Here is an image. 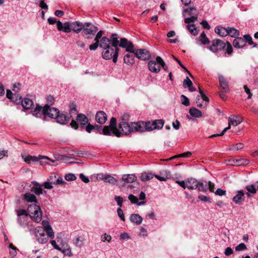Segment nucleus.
Returning <instances> with one entry per match:
<instances>
[{"label": "nucleus", "instance_id": "9d476101", "mask_svg": "<svg viewBox=\"0 0 258 258\" xmlns=\"http://www.w3.org/2000/svg\"><path fill=\"white\" fill-rule=\"evenodd\" d=\"M118 46L125 48L126 51L127 52H135L134 44L125 38L120 39V41H119L118 42Z\"/></svg>", "mask_w": 258, "mask_h": 258}, {"label": "nucleus", "instance_id": "c85d7f7f", "mask_svg": "<svg viewBox=\"0 0 258 258\" xmlns=\"http://www.w3.org/2000/svg\"><path fill=\"white\" fill-rule=\"evenodd\" d=\"M77 122L82 125H86L88 122L87 117L84 114H78L77 116Z\"/></svg>", "mask_w": 258, "mask_h": 258}, {"label": "nucleus", "instance_id": "5701e85b", "mask_svg": "<svg viewBox=\"0 0 258 258\" xmlns=\"http://www.w3.org/2000/svg\"><path fill=\"white\" fill-rule=\"evenodd\" d=\"M101 178L105 182L112 185H115L117 183V180L109 174H102Z\"/></svg>", "mask_w": 258, "mask_h": 258}, {"label": "nucleus", "instance_id": "8fccbe9b", "mask_svg": "<svg viewBox=\"0 0 258 258\" xmlns=\"http://www.w3.org/2000/svg\"><path fill=\"white\" fill-rule=\"evenodd\" d=\"M181 103L183 105L185 106H188L189 105V101L187 97L184 96V95H182L180 97Z\"/></svg>", "mask_w": 258, "mask_h": 258}, {"label": "nucleus", "instance_id": "b1692460", "mask_svg": "<svg viewBox=\"0 0 258 258\" xmlns=\"http://www.w3.org/2000/svg\"><path fill=\"white\" fill-rule=\"evenodd\" d=\"M130 220L137 225H140L143 221L142 217L137 214H132L130 217Z\"/></svg>", "mask_w": 258, "mask_h": 258}, {"label": "nucleus", "instance_id": "a19ab883", "mask_svg": "<svg viewBox=\"0 0 258 258\" xmlns=\"http://www.w3.org/2000/svg\"><path fill=\"white\" fill-rule=\"evenodd\" d=\"M9 248H10V254L12 257H14L17 253V251L18 250V249L13 245V244L11 243L9 245Z\"/></svg>", "mask_w": 258, "mask_h": 258}, {"label": "nucleus", "instance_id": "bb28decb", "mask_svg": "<svg viewBox=\"0 0 258 258\" xmlns=\"http://www.w3.org/2000/svg\"><path fill=\"white\" fill-rule=\"evenodd\" d=\"M161 175H154V176L158 180L162 181H166L170 176L169 172L164 171L160 173Z\"/></svg>", "mask_w": 258, "mask_h": 258}, {"label": "nucleus", "instance_id": "4d7b16f0", "mask_svg": "<svg viewBox=\"0 0 258 258\" xmlns=\"http://www.w3.org/2000/svg\"><path fill=\"white\" fill-rule=\"evenodd\" d=\"M37 241L40 244H45L47 242L48 238L47 236L36 237Z\"/></svg>", "mask_w": 258, "mask_h": 258}, {"label": "nucleus", "instance_id": "e2e57ef3", "mask_svg": "<svg viewBox=\"0 0 258 258\" xmlns=\"http://www.w3.org/2000/svg\"><path fill=\"white\" fill-rule=\"evenodd\" d=\"M246 246L244 243H241L235 247V250L236 251H241L246 249Z\"/></svg>", "mask_w": 258, "mask_h": 258}, {"label": "nucleus", "instance_id": "4468645a", "mask_svg": "<svg viewBox=\"0 0 258 258\" xmlns=\"http://www.w3.org/2000/svg\"><path fill=\"white\" fill-rule=\"evenodd\" d=\"M95 119L100 124H104L107 119L106 114L103 111H99L96 114Z\"/></svg>", "mask_w": 258, "mask_h": 258}, {"label": "nucleus", "instance_id": "774afa93", "mask_svg": "<svg viewBox=\"0 0 258 258\" xmlns=\"http://www.w3.org/2000/svg\"><path fill=\"white\" fill-rule=\"evenodd\" d=\"M100 43V41H95V42L92 44H91L89 46V49L91 50H96L98 46H99V44Z\"/></svg>", "mask_w": 258, "mask_h": 258}, {"label": "nucleus", "instance_id": "412c9836", "mask_svg": "<svg viewBox=\"0 0 258 258\" xmlns=\"http://www.w3.org/2000/svg\"><path fill=\"white\" fill-rule=\"evenodd\" d=\"M71 30H73L75 33H80L83 29V23L78 21L71 23Z\"/></svg>", "mask_w": 258, "mask_h": 258}, {"label": "nucleus", "instance_id": "c9c22d12", "mask_svg": "<svg viewBox=\"0 0 258 258\" xmlns=\"http://www.w3.org/2000/svg\"><path fill=\"white\" fill-rule=\"evenodd\" d=\"M44 232H45V230L43 229L42 227H40V226L37 227L35 230L36 237L47 236L45 235Z\"/></svg>", "mask_w": 258, "mask_h": 258}, {"label": "nucleus", "instance_id": "bf43d9fd", "mask_svg": "<svg viewBox=\"0 0 258 258\" xmlns=\"http://www.w3.org/2000/svg\"><path fill=\"white\" fill-rule=\"evenodd\" d=\"M114 200L116 202L118 208H121L123 202V198L120 196H115Z\"/></svg>", "mask_w": 258, "mask_h": 258}, {"label": "nucleus", "instance_id": "13d9d810", "mask_svg": "<svg viewBox=\"0 0 258 258\" xmlns=\"http://www.w3.org/2000/svg\"><path fill=\"white\" fill-rule=\"evenodd\" d=\"M65 179L68 181L75 180L76 179V177L74 174L69 173L65 175Z\"/></svg>", "mask_w": 258, "mask_h": 258}, {"label": "nucleus", "instance_id": "f03ea898", "mask_svg": "<svg viewBox=\"0 0 258 258\" xmlns=\"http://www.w3.org/2000/svg\"><path fill=\"white\" fill-rule=\"evenodd\" d=\"M118 127L121 130V135H128L131 132H144V122L119 123Z\"/></svg>", "mask_w": 258, "mask_h": 258}, {"label": "nucleus", "instance_id": "dca6fc26", "mask_svg": "<svg viewBox=\"0 0 258 258\" xmlns=\"http://www.w3.org/2000/svg\"><path fill=\"white\" fill-rule=\"evenodd\" d=\"M32 184H33V186L31 188V192H34L38 196L42 194L43 189L41 185L38 182L33 181L32 182Z\"/></svg>", "mask_w": 258, "mask_h": 258}, {"label": "nucleus", "instance_id": "6ab92c4d", "mask_svg": "<svg viewBox=\"0 0 258 258\" xmlns=\"http://www.w3.org/2000/svg\"><path fill=\"white\" fill-rule=\"evenodd\" d=\"M198 181H198L196 179L194 178H188L186 180L187 188L189 189H197Z\"/></svg>", "mask_w": 258, "mask_h": 258}, {"label": "nucleus", "instance_id": "3c124183", "mask_svg": "<svg viewBox=\"0 0 258 258\" xmlns=\"http://www.w3.org/2000/svg\"><path fill=\"white\" fill-rule=\"evenodd\" d=\"M21 100L22 98L20 94H18L17 93H15L14 98L12 99V101L16 104H18L21 102Z\"/></svg>", "mask_w": 258, "mask_h": 258}, {"label": "nucleus", "instance_id": "de8ad7c7", "mask_svg": "<svg viewBox=\"0 0 258 258\" xmlns=\"http://www.w3.org/2000/svg\"><path fill=\"white\" fill-rule=\"evenodd\" d=\"M183 87L188 88L189 87H192V83L191 81L188 78V77H186L185 79L184 80L183 82Z\"/></svg>", "mask_w": 258, "mask_h": 258}, {"label": "nucleus", "instance_id": "58836bf2", "mask_svg": "<svg viewBox=\"0 0 258 258\" xmlns=\"http://www.w3.org/2000/svg\"><path fill=\"white\" fill-rule=\"evenodd\" d=\"M243 39L245 41V43H248L249 45L253 44V47H257V44L254 43L252 40L251 37L249 34H245L243 36Z\"/></svg>", "mask_w": 258, "mask_h": 258}, {"label": "nucleus", "instance_id": "9b49d317", "mask_svg": "<svg viewBox=\"0 0 258 258\" xmlns=\"http://www.w3.org/2000/svg\"><path fill=\"white\" fill-rule=\"evenodd\" d=\"M71 23L66 22L64 23H62L60 21L57 22V28L58 31H63L66 33H70L71 31Z\"/></svg>", "mask_w": 258, "mask_h": 258}, {"label": "nucleus", "instance_id": "473e14b6", "mask_svg": "<svg viewBox=\"0 0 258 258\" xmlns=\"http://www.w3.org/2000/svg\"><path fill=\"white\" fill-rule=\"evenodd\" d=\"M189 112L190 115L195 117L198 118L202 116V112L195 107H191L189 110Z\"/></svg>", "mask_w": 258, "mask_h": 258}, {"label": "nucleus", "instance_id": "09e8293b", "mask_svg": "<svg viewBox=\"0 0 258 258\" xmlns=\"http://www.w3.org/2000/svg\"><path fill=\"white\" fill-rule=\"evenodd\" d=\"M191 153L190 152H186L185 153H182V154H179L178 155L175 156L169 159L168 160H172L173 159H175V158H178V157H189L191 156Z\"/></svg>", "mask_w": 258, "mask_h": 258}, {"label": "nucleus", "instance_id": "79ce46f5", "mask_svg": "<svg viewBox=\"0 0 258 258\" xmlns=\"http://www.w3.org/2000/svg\"><path fill=\"white\" fill-rule=\"evenodd\" d=\"M200 40L203 44H207L210 43V40L206 36L204 32H202L200 36Z\"/></svg>", "mask_w": 258, "mask_h": 258}, {"label": "nucleus", "instance_id": "2eb2a0df", "mask_svg": "<svg viewBox=\"0 0 258 258\" xmlns=\"http://www.w3.org/2000/svg\"><path fill=\"white\" fill-rule=\"evenodd\" d=\"M149 70L153 73H157L160 71V64L156 60H150L148 62Z\"/></svg>", "mask_w": 258, "mask_h": 258}, {"label": "nucleus", "instance_id": "1a4fd4ad", "mask_svg": "<svg viewBox=\"0 0 258 258\" xmlns=\"http://www.w3.org/2000/svg\"><path fill=\"white\" fill-rule=\"evenodd\" d=\"M98 30V29L97 27L90 23L86 22L84 24H83L82 30L84 35L91 34L94 35Z\"/></svg>", "mask_w": 258, "mask_h": 258}, {"label": "nucleus", "instance_id": "338daca9", "mask_svg": "<svg viewBox=\"0 0 258 258\" xmlns=\"http://www.w3.org/2000/svg\"><path fill=\"white\" fill-rule=\"evenodd\" d=\"M101 238V240L103 242H105V241L110 242L111 240V236L110 235L106 234V233L102 235Z\"/></svg>", "mask_w": 258, "mask_h": 258}, {"label": "nucleus", "instance_id": "423d86ee", "mask_svg": "<svg viewBox=\"0 0 258 258\" xmlns=\"http://www.w3.org/2000/svg\"><path fill=\"white\" fill-rule=\"evenodd\" d=\"M163 124L164 121L162 119L156 120L152 123L150 122H144V132L152 131L154 129H160L162 128Z\"/></svg>", "mask_w": 258, "mask_h": 258}, {"label": "nucleus", "instance_id": "a211bd4d", "mask_svg": "<svg viewBox=\"0 0 258 258\" xmlns=\"http://www.w3.org/2000/svg\"><path fill=\"white\" fill-rule=\"evenodd\" d=\"M56 119L57 122L61 124H67L70 120V118L64 113H58L57 116L55 118Z\"/></svg>", "mask_w": 258, "mask_h": 258}, {"label": "nucleus", "instance_id": "c03bdc74", "mask_svg": "<svg viewBox=\"0 0 258 258\" xmlns=\"http://www.w3.org/2000/svg\"><path fill=\"white\" fill-rule=\"evenodd\" d=\"M17 217H21L24 216H28V208L27 210L24 209H18L16 210Z\"/></svg>", "mask_w": 258, "mask_h": 258}, {"label": "nucleus", "instance_id": "603ef678", "mask_svg": "<svg viewBox=\"0 0 258 258\" xmlns=\"http://www.w3.org/2000/svg\"><path fill=\"white\" fill-rule=\"evenodd\" d=\"M247 190L252 194H255L256 192V188L253 184L247 185L246 186Z\"/></svg>", "mask_w": 258, "mask_h": 258}, {"label": "nucleus", "instance_id": "f8f14e48", "mask_svg": "<svg viewBox=\"0 0 258 258\" xmlns=\"http://www.w3.org/2000/svg\"><path fill=\"white\" fill-rule=\"evenodd\" d=\"M243 120V118L239 115H231L228 118V126L231 125L237 126Z\"/></svg>", "mask_w": 258, "mask_h": 258}, {"label": "nucleus", "instance_id": "72a5a7b5", "mask_svg": "<svg viewBox=\"0 0 258 258\" xmlns=\"http://www.w3.org/2000/svg\"><path fill=\"white\" fill-rule=\"evenodd\" d=\"M199 191L206 192L208 190L207 183L206 181H199L197 185Z\"/></svg>", "mask_w": 258, "mask_h": 258}, {"label": "nucleus", "instance_id": "f704fd0d", "mask_svg": "<svg viewBox=\"0 0 258 258\" xmlns=\"http://www.w3.org/2000/svg\"><path fill=\"white\" fill-rule=\"evenodd\" d=\"M124 62L128 65H132L134 63V56L133 55L126 54L124 57Z\"/></svg>", "mask_w": 258, "mask_h": 258}, {"label": "nucleus", "instance_id": "f257e3e1", "mask_svg": "<svg viewBox=\"0 0 258 258\" xmlns=\"http://www.w3.org/2000/svg\"><path fill=\"white\" fill-rule=\"evenodd\" d=\"M118 37L117 34H112L111 38L103 37L100 40L99 47L103 49L102 52L103 58L106 60L113 59V62L116 63L118 56Z\"/></svg>", "mask_w": 258, "mask_h": 258}, {"label": "nucleus", "instance_id": "7c9ffc66", "mask_svg": "<svg viewBox=\"0 0 258 258\" xmlns=\"http://www.w3.org/2000/svg\"><path fill=\"white\" fill-rule=\"evenodd\" d=\"M32 114L37 117H40L42 115H43V108L39 105L37 104L35 108L32 112Z\"/></svg>", "mask_w": 258, "mask_h": 258}, {"label": "nucleus", "instance_id": "4c0bfd02", "mask_svg": "<svg viewBox=\"0 0 258 258\" xmlns=\"http://www.w3.org/2000/svg\"><path fill=\"white\" fill-rule=\"evenodd\" d=\"M27 216H24L21 217H18L17 218L18 223L22 227H25L28 224Z\"/></svg>", "mask_w": 258, "mask_h": 258}, {"label": "nucleus", "instance_id": "864d4df0", "mask_svg": "<svg viewBox=\"0 0 258 258\" xmlns=\"http://www.w3.org/2000/svg\"><path fill=\"white\" fill-rule=\"evenodd\" d=\"M45 231L47 233V236L50 237L51 239H53L54 238V233L53 231L52 228L51 227L46 229L45 230Z\"/></svg>", "mask_w": 258, "mask_h": 258}, {"label": "nucleus", "instance_id": "680f3d73", "mask_svg": "<svg viewBox=\"0 0 258 258\" xmlns=\"http://www.w3.org/2000/svg\"><path fill=\"white\" fill-rule=\"evenodd\" d=\"M198 199L201 200V201L204 202H209L211 203V200L210 199L204 195H199L198 196Z\"/></svg>", "mask_w": 258, "mask_h": 258}, {"label": "nucleus", "instance_id": "a18cd8bd", "mask_svg": "<svg viewBox=\"0 0 258 258\" xmlns=\"http://www.w3.org/2000/svg\"><path fill=\"white\" fill-rule=\"evenodd\" d=\"M156 61L157 62H158V63L160 64V67L161 66L164 71H166L167 70L168 68L166 66L165 63L164 62V60L161 57L157 56L156 57Z\"/></svg>", "mask_w": 258, "mask_h": 258}, {"label": "nucleus", "instance_id": "cd10ccee", "mask_svg": "<svg viewBox=\"0 0 258 258\" xmlns=\"http://www.w3.org/2000/svg\"><path fill=\"white\" fill-rule=\"evenodd\" d=\"M21 102L23 107L26 109H30L33 104V102L28 98H25L22 100Z\"/></svg>", "mask_w": 258, "mask_h": 258}, {"label": "nucleus", "instance_id": "052dcab7", "mask_svg": "<svg viewBox=\"0 0 258 258\" xmlns=\"http://www.w3.org/2000/svg\"><path fill=\"white\" fill-rule=\"evenodd\" d=\"M198 20V17L197 16H192L189 18H185L184 19V22L185 23H189L190 22H194Z\"/></svg>", "mask_w": 258, "mask_h": 258}, {"label": "nucleus", "instance_id": "49530a36", "mask_svg": "<svg viewBox=\"0 0 258 258\" xmlns=\"http://www.w3.org/2000/svg\"><path fill=\"white\" fill-rule=\"evenodd\" d=\"M23 158H24V161L27 163H30L31 161L35 162L38 160V159L36 157L32 156L31 155H28L24 158L23 157Z\"/></svg>", "mask_w": 258, "mask_h": 258}, {"label": "nucleus", "instance_id": "ea45409f", "mask_svg": "<svg viewBox=\"0 0 258 258\" xmlns=\"http://www.w3.org/2000/svg\"><path fill=\"white\" fill-rule=\"evenodd\" d=\"M244 145L242 143H238L235 145H232L230 146L229 150L231 151H235L243 148Z\"/></svg>", "mask_w": 258, "mask_h": 258}, {"label": "nucleus", "instance_id": "a878e982", "mask_svg": "<svg viewBox=\"0 0 258 258\" xmlns=\"http://www.w3.org/2000/svg\"><path fill=\"white\" fill-rule=\"evenodd\" d=\"M215 32L222 37L228 35L227 28H225L222 26H218L215 28Z\"/></svg>", "mask_w": 258, "mask_h": 258}, {"label": "nucleus", "instance_id": "2f4dec72", "mask_svg": "<svg viewBox=\"0 0 258 258\" xmlns=\"http://www.w3.org/2000/svg\"><path fill=\"white\" fill-rule=\"evenodd\" d=\"M128 199L132 204H136L138 206L144 205L146 203V201H142L140 202H138V198L132 194L128 195Z\"/></svg>", "mask_w": 258, "mask_h": 258}, {"label": "nucleus", "instance_id": "5fc2aeb1", "mask_svg": "<svg viewBox=\"0 0 258 258\" xmlns=\"http://www.w3.org/2000/svg\"><path fill=\"white\" fill-rule=\"evenodd\" d=\"M130 115L128 113H124L121 117V121L119 123H129Z\"/></svg>", "mask_w": 258, "mask_h": 258}, {"label": "nucleus", "instance_id": "39448f33", "mask_svg": "<svg viewBox=\"0 0 258 258\" xmlns=\"http://www.w3.org/2000/svg\"><path fill=\"white\" fill-rule=\"evenodd\" d=\"M226 46V43L220 39H215L212 41V45L207 46V48L214 53L224 49Z\"/></svg>", "mask_w": 258, "mask_h": 258}, {"label": "nucleus", "instance_id": "c756f323", "mask_svg": "<svg viewBox=\"0 0 258 258\" xmlns=\"http://www.w3.org/2000/svg\"><path fill=\"white\" fill-rule=\"evenodd\" d=\"M154 175L151 172H144L141 176V180L143 181H148L153 178Z\"/></svg>", "mask_w": 258, "mask_h": 258}, {"label": "nucleus", "instance_id": "0e129e2a", "mask_svg": "<svg viewBox=\"0 0 258 258\" xmlns=\"http://www.w3.org/2000/svg\"><path fill=\"white\" fill-rule=\"evenodd\" d=\"M117 213L118 217L120 218V219L124 221H125V218L124 216L123 211L121 210V208H118L117 210Z\"/></svg>", "mask_w": 258, "mask_h": 258}, {"label": "nucleus", "instance_id": "6e6552de", "mask_svg": "<svg viewBox=\"0 0 258 258\" xmlns=\"http://www.w3.org/2000/svg\"><path fill=\"white\" fill-rule=\"evenodd\" d=\"M135 55L138 59L142 60H147L150 58L151 54L149 51L145 49H139L137 50L135 49V52H133Z\"/></svg>", "mask_w": 258, "mask_h": 258}, {"label": "nucleus", "instance_id": "37998d69", "mask_svg": "<svg viewBox=\"0 0 258 258\" xmlns=\"http://www.w3.org/2000/svg\"><path fill=\"white\" fill-rule=\"evenodd\" d=\"M186 27L191 34H192L194 36H196L198 34L197 28L195 27L194 25L188 24L186 26Z\"/></svg>", "mask_w": 258, "mask_h": 258}, {"label": "nucleus", "instance_id": "69168bd1", "mask_svg": "<svg viewBox=\"0 0 258 258\" xmlns=\"http://www.w3.org/2000/svg\"><path fill=\"white\" fill-rule=\"evenodd\" d=\"M75 243L77 246L81 247L83 243V240L81 239V237L77 236L75 238Z\"/></svg>", "mask_w": 258, "mask_h": 258}, {"label": "nucleus", "instance_id": "ddd939ff", "mask_svg": "<svg viewBox=\"0 0 258 258\" xmlns=\"http://www.w3.org/2000/svg\"><path fill=\"white\" fill-rule=\"evenodd\" d=\"M244 192L240 190L237 191L236 195L233 198V201L236 204L241 205L244 201Z\"/></svg>", "mask_w": 258, "mask_h": 258}, {"label": "nucleus", "instance_id": "20e7f679", "mask_svg": "<svg viewBox=\"0 0 258 258\" xmlns=\"http://www.w3.org/2000/svg\"><path fill=\"white\" fill-rule=\"evenodd\" d=\"M102 134L106 136H111L114 134L119 137L121 136V133L116 128V120L115 117H112L110 121L109 126H104L102 129Z\"/></svg>", "mask_w": 258, "mask_h": 258}, {"label": "nucleus", "instance_id": "0eeeda50", "mask_svg": "<svg viewBox=\"0 0 258 258\" xmlns=\"http://www.w3.org/2000/svg\"><path fill=\"white\" fill-rule=\"evenodd\" d=\"M59 111L58 109L54 107H50L48 104H45L43 107V113L44 116H48V117L55 118ZM45 118V116L44 117Z\"/></svg>", "mask_w": 258, "mask_h": 258}, {"label": "nucleus", "instance_id": "e433bc0d", "mask_svg": "<svg viewBox=\"0 0 258 258\" xmlns=\"http://www.w3.org/2000/svg\"><path fill=\"white\" fill-rule=\"evenodd\" d=\"M227 31L229 36L232 37H236L239 35V31L232 27H227Z\"/></svg>", "mask_w": 258, "mask_h": 258}, {"label": "nucleus", "instance_id": "4be33fe9", "mask_svg": "<svg viewBox=\"0 0 258 258\" xmlns=\"http://www.w3.org/2000/svg\"><path fill=\"white\" fill-rule=\"evenodd\" d=\"M23 199L27 202H34L36 204L38 203V201L37 200L36 197L32 193L30 192H26L24 195Z\"/></svg>", "mask_w": 258, "mask_h": 258}, {"label": "nucleus", "instance_id": "393cba45", "mask_svg": "<svg viewBox=\"0 0 258 258\" xmlns=\"http://www.w3.org/2000/svg\"><path fill=\"white\" fill-rule=\"evenodd\" d=\"M121 179L126 183H132L136 180L137 177L133 174H124L122 175Z\"/></svg>", "mask_w": 258, "mask_h": 258}, {"label": "nucleus", "instance_id": "aec40b11", "mask_svg": "<svg viewBox=\"0 0 258 258\" xmlns=\"http://www.w3.org/2000/svg\"><path fill=\"white\" fill-rule=\"evenodd\" d=\"M233 45L235 48H242L245 45V41L242 37H237L233 41Z\"/></svg>", "mask_w": 258, "mask_h": 258}, {"label": "nucleus", "instance_id": "7ed1b4c3", "mask_svg": "<svg viewBox=\"0 0 258 258\" xmlns=\"http://www.w3.org/2000/svg\"><path fill=\"white\" fill-rule=\"evenodd\" d=\"M28 216L31 219L36 223L42 220V213L39 206L35 204H30L28 207Z\"/></svg>", "mask_w": 258, "mask_h": 258}, {"label": "nucleus", "instance_id": "6e6d98bb", "mask_svg": "<svg viewBox=\"0 0 258 258\" xmlns=\"http://www.w3.org/2000/svg\"><path fill=\"white\" fill-rule=\"evenodd\" d=\"M234 163L237 166H241L244 164H247L249 163V161L246 159H240L239 160H236Z\"/></svg>", "mask_w": 258, "mask_h": 258}, {"label": "nucleus", "instance_id": "f3484780", "mask_svg": "<svg viewBox=\"0 0 258 258\" xmlns=\"http://www.w3.org/2000/svg\"><path fill=\"white\" fill-rule=\"evenodd\" d=\"M218 80L220 83V88L223 89V90H224L225 92H228L229 86L227 81L224 76L221 75H218Z\"/></svg>", "mask_w": 258, "mask_h": 258}]
</instances>
